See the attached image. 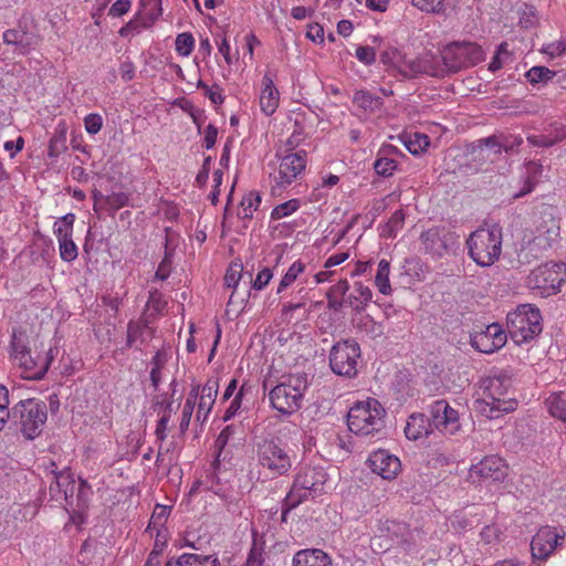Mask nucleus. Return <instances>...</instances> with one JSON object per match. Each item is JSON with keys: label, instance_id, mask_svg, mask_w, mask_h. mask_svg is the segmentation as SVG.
Returning a JSON list of instances; mask_svg holds the SVG:
<instances>
[{"label": "nucleus", "instance_id": "obj_47", "mask_svg": "<svg viewBox=\"0 0 566 566\" xmlns=\"http://www.w3.org/2000/svg\"><path fill=\"white\" fill-rule=\"evenodd\" d=\"M298 201L293 199L276 206L271 213L273 220H280L284 217L290 216L298 209Z\"/></svg>", "mask_w": 566, "mask_h": 566}, {"label": "nucleus", "instance_id": "obj_5", "mask_svg": "<svg viewBox=\"0 0 566 566\" xmlns=\"http://www.w3.org/2000/svg\"><path fill=\"white\" fill-rule=\"evenodd\" d=\"M507 331L512 340L524 344L534 339L542 332V315L532 304H522L507 314Z\"/></svg>", "mask_w": 566, "mask_h": 566}, {"label": "nucleus", "instance_id": "obj_7", "mask_svg": "<svg viewBox=\"0 0 566 566\" xmlns=\"http://www.w3.org/2000/svg\"><path fill=\"white\" fill-rule=\"evenodd\" d=\"M512 379L506 375L486 376L479 381V391L490 411L510 412L515 410L517 401L509 397Z\"/></svg>", "mask_w": 566, "mask_h": 566}, {"label": "nucleus", "instance_id": "obj_42", "mask_svg": "<svg viewBox=\"0 0 566 566\" xmlns=\"http://www.w3.org/2000/svg\"><path fill=\"white\" fill-rule=\"evenodd\" d=\"M66 235L57 239L60 256L65 262H72L77 258L78 251L73 237L67 238Z\"/></svg>", "mask_w": 566, "mask_h": 566}, {"label": "nucleus", "instance_id": "obj_31", "mask_svg": "<svg viewBox=\"0 0 566 566\" xmlns=\"http://www.w3.org/2000/svg\"><path fill=\"white\" fill-rule=\"evenodd\" d=\"M178 566H219L214 555L182 554L177 558Z\"/></svg>", "mask_w": 566, "mask_h": 566}, {"label": "nucleus", "instance_id": "obj_22", "mask_svg": "<svg viewBox=\"0 0 566 566\" xmlns=\"http://www.w3.org/2000/svg\"><path fill=\"white\" fill-rule=\"evenodd\" d=\"M2 39L6 44L14 45L15 51L23 55L35 49L39 42L35 34L28 32L21 25L4 31Z\"/></svg>", "mask_w": 566, "mask_h": 566}, {"label": "nucleus", "instance_id": "obj_49", "mask_svg": "<svg viewBox=\"0 0 566 566\" xmlns=\"http://www.w3.org/2000/svg\"><path fill=\"white\" fill-rule=\"evenodd\" d=\"M128 201V195L123 191L112 192L111 195L105 197V205L114 211L119 210L120 208L127 206Z\"/></svg>", "mask_w": 566, "mask_h": 566}, {"label": "nucleus", "instance_id": "obj_64", "mask_svg": "<svg viewBox=\"0 0 566 566\" xmlns=\"http://www.w3.org/2000/svg\"><path fill=\"white\" fill-rule=\"evenodd\" d=\"M349 290V284L347 280H340L335 285L331 286L327 291L328 294L343 298L347 291Z\"/></svg>", "mask_w": 566, "mask_h": 566}, {"label": "nucleus", "instance_id": "obj_19", "mask_svg": "<svg viewBox=\"0 0 566 566\" xmlns=\"http://www.w3.org/2000/svg\"><path fill=\"white\" fill-rule=\"evenodd\" d=\"M411 59L396 48H388L380 53V62L392 76L411 80Z\"/></svg>", "mask_w": 566, "mask_h": 566}, {"label": "nucleus", "instance_id": "obj_58", "mask_svg": "<svg viewBox=\"0 0 566 566\" xmlns=\"http://www.w3.org/2000/svg\"><path fill=\"white\" fill-rule=\"evenodd\" d=\"M272 276V271L269 268H264L252 281V287L255 290H262L265 285H268Z\"/></svg>", "mask_w": 566, "mask_h": 566}, {"label": "nucleus", "instance_id": "obj_32", "mask_svg": "<svg viewBox=\"0 0 566 566\" xmlns=\"http://www.w3.org/2000/svg\"><path fill=\"white\" fill-rule=\"evenodd\" d=\"M391 149H394L391 146L380 149L378 157L374 163L376 174L381 177H389L397 169V161L387 157L388 151Z\"/></svg>", "mask_w": 566, "mask_h": 566}, {"label": "nucleus", "instance_id": "obj_44", "mask_svg": "<svg viewBox=\"0 0 566 566\" xmlns=\"http://www.w3.org/2000/svg\"><path fill=\"white\" fill-rule=\"evenodd\" d=\"M251 390H252V387L248 386L247 384L241 386V388L239 389V391L234 396L233 400L230 402V406L228 407V409L224 412V416H223L224 421H228L229 419H231L232 417L235 416V413L238 412V410L241 407L243 397Z\"/></svg>", "mask_w": 566, "mask_h": 566}, {"label": "nucleus", "instance_id": "obj_52", "mask_svg": "<svg viewBox=\"0 0 566 566\" xmlns=\"http://www.w3.org/2000/svg\"><path fill=\"white\" fill-rule=\"evenodd\" d=\"M171 411H172V402H168L165 408V412H164L163 417L157 422L155 433H156L157 439L160 441L165 440V438H166V430L168 427V422L170 420Z\"/></svg>", "mask_w": 566, "mask_h": 566}, {"label": "nucleus", "instance_id": "obj_34", "mask_svg": "<svg viewBox=\"0 0 566 566\" xmlns=\"http://www.w3.org/2000/svg\"><path fill=\"white\" fill-rule=\"evenodd\" d=\"M522 142L521 137H512V140L509 138L500 140L496 136H491L480 140V143H483L486 147L494 149L495 154H500L502 150H505L506 153L512 151L514 148L518 147Z\"/></svg>", "mask_w": 566, "mask_h": 566}, {"label": "nucleus", "instance_id": "obj_51", "mask_svg": "<svg viewBox=\"0 0 566 566\" xmlns=\"http://www.w3.org/2000/svg\"><path fill=\"white\" fill-rule=\"evenodd\" d=\"M562 140H563L562 133L557 138H551L549 134L548 135H530L527 137V142L532 146H536V147H551Z\"/></svg>", "mask_w": 566, "mask_h": 566}, {"label": "nucleus", "instance_id": "obj_26", "mask_svg": "<svg viewBox=\"0 0 566 566\" xmlns=\"http://www.w3.org/2000/svg\"><path fill=\"white\" fill-rule=\"evenodd\" d=\"M432 430V423L424 413H412L408 418L405 434L409 440H418L427 437Z\"/></svg>", "mask_w": 566, "mask_h": 566}, {"label": "nucleus", "instance_id": "obj_54", "mask_svg": "<svg viewBox=\"0 0 566 566\" xmlns=\"http://www.w3.org/2000/svg\"><path fill=\"white\" fill-rule=\"evenodd\" d=\"M444 0H412V4L426 12H440L443 9Z\"/></svg>", "mask_w": 566, "mask_h": 566}, {"label": "nucleus", "instance_id": "obj_57", "mask_svg": "<svg viewBox=\"0 0 566 566\" xmlns=\"http://www.w3.org/2000/svg\"><path fill=\"white\" fill-rule=\"evenodd\" d=\"M356 57L364 64L370 65L376 60V52L370 46H358L356 50Z\"/></svg>", "mask_w": 566, "mask_h": 566}, {"label": "nucleus", "instance_id": "obj_48", "mask_svg": "<svg viewBox=\"0 0 566 566\" xmlns=\"http://www.w3.org/2000/svg\"><path fill=\"white\" fill-rule=\"evenodd\" d=\"M241 276L242 264L240 262H232L224 275V283L228 287L235 289L239 284Z\"/></svg>", "mask_w": 566, "mask_h": 566}, {"label": "nucleus", "instance_id": "obj_2", "mask_svg": "<svg viewBox=\"0 0 566 566\" xmlns=\"http://www.w3.org/2000/svg\"><path fill=\"white\" fill-rule=\"evenodd\" d=\"M386 411L374 398L356 402L347 413L348 429L357 436H370L385 428Z\"/></svg>", "mask_w": 566, "mask_h": 566}, {"label": "nucleus", "instance_id": "obj_11", "mask_svg": "<svg viewBox=\"0 0 566 566\" xmlns=\"http://www.w3.org/2000/svg\"><path fill=\"white\" fill-rule=\"evenodd\" d=\"M359 358L360 347L358 343L353 339H346L332 347L329 366L335 374L352 378L357 374Z\"/></svg>", "mask_w": 566, "mask_h": 566}, {"label": "nucleus", "instance_id": "obj_62", "mask_svg": "<svg viewBox=\"0 0 566 566\" xmlns=\"http://www.w3.org/2000/svg\"><path fill=\"white\" fill-rule=\"evenodd\" d=\"M143 4L150 19H157L161 14V0H143Z\"/></svg>", "mask_w": 566, "mask_h": 566}, {"label": "nucleus", "instance_id": "obj_41", "mask_svg": "<svg viewBox=\"0 0 566 566\" xmlns=\"http://www.w3.org/2000/svg\"><path fill=\"white\" fill-rule=\"evenodd\" d=\"M429 137L420 133L409 135L405 140V146L413 155L423 153L429 147Z\"/></svg>", "mask_w": 566, "mask_h": 566}, {"label": "nucleus", "instance_id": "obj_63", "mask_svg": "<svg viewBox=\"0 0 566 566\" xmlns=\"http://www.w3.org/2000/svg\"><path fill=\"white\" fill-rule=\"evenodd\" d=\"M193 409H195V407L190 406V401L185 402L184 408H182L181 420H180V424H179L181 432H185L188 430L189 423H190V420H191V417L193 413Z\"/></svg>", "mask_w": 566, "mask_h": 566}, {"label": "nucleus", "instance_id": "obj_56", "mask_svg": "<svg viewBox=\"0 0 566 566\" xmlns=\"http://www.w3.org/2000/svg\"><path fill=\"white\" fill-rule=\"evenodd\" d=\"M84 125L88 134L95 135L101 130L103 119L98 114H88L84 119Z\"/></svg>", "mask_w": 566, "mask_h": 566}, {"label": "nucleus", "instance_id": "obj_1", "mask_svg": "<svg viewBox=\"0 0 566 566\" xmlns=\"http://www.w3.org/2000/svg\"><path fill=\"white\" fill-rule=\"evenodd\" d=\"M326 473L322 468H304L295 476L293 485L282 504L281 521H287V514L302 502L314 499L324 492Z\"/></svg>", "mask_w": 566, "mask_h": 566}, {"label": "nucleus", "instance_id": "obj_55", "mask_svg": "<svg viewBox=\"0 0 566 566\" xmlns=\"http://www.w3.org/2000/svg\"><path fill=\"white\" fill-rule=\"evenodd\" d=\"M65 134L62 132L60 134H55L49 144V156L56 157L59 156L66 147H65Z\"/></svg>", "mask_w": 566, "mask_h": 566}, {"label": "nucleus", "instance_id": "obj_23", "mask_svg": "<svg viewBox=\"0 0 566 566\" xmlns=\"http://www.w3.org/2000/svg\"><path fill=\"white\" fill-rule=\"evenodd\" d=\"M536 232L531 244L537 247L539 250H547L556 242L559 235L558 221L553 216H548V219L544 220V222L537 227Z\"/></svg>", "mask_w": 566, "mask_h": 566}, {"label": "nucleus", "instance_id": "obj_40", "mask_svg": "<svg viewBox=\"0 0 566 566\" xmlns=\"http://www.w3.org/2000/svg\"><path fill=\"white\" fill-rule=\"evenodd\" d=\"M512 60V52L509 50V43L502 42L496 51L492 61L489 64V70L491 72H496L501 70L505 63Z\"/></svg>", "mask_w": 566, "mask_h": 566}, {"label": "nucleus", "instance_id": "obj_14", "mask_svg": "<svg viewBox=\"0 0 566 566\" xmlns=\"http://www.w3.org/2000/svg\"><path fill=\"white\" fill-rule=\"evenodd\" d=\"M276 156L281 158L277 176L274 178L276 185L287 186L301 176L306 167V153H289L282 154L281 149L276 151Z\"/></svg>", "mask_w": 566, "mask_h": 566}, {"label": "nucleus", "instance_id": "obj_50", "mask_svg": "<svg viewBox=\"0 0 566 566\" xmlns=\"http://www.w3.org/2000/svg\"><path fill=\"white\" fill-rule=\"evenodd\" d=\"M9 406V391L6 386L0 385V430L3 428L6 421L11 419V411L8 410Z\"/></svg>", "mask_w": 566, "mask_h": 566}, {"label": "nucleus", "instance_id": "obj_13", "mask_svg": "<svg viewBox=\"0 0 566 566\" xmlns=\"http://www.w3.org/2000/svg\"><path fill=\"white\" fill-rule=\"evenodd\" d=\"M566 282V263H546L534 270L530 276V284L542 293H556Z\"/></svg>", "mask_w": 566, "mask_h": 566}, {"label": "nucleus", "instance_id": "obj_12", "mask_svg": "<svg viewBox=\"0 0 566 566\" xmlns=\"http://www.w3.org/2000/svg\"><path fill=\"white\" fill-rule=\"evenodd\" d=\"M256 452L259 464L273 475H283L292 467L287 452L273 440H264L259 443Z\"/></svg>", "mask_w": 566, "mask_h": 566}, {"label": "nucleus", "instance_id": "obj_6", "mask_svg": "<svg viewBox=\"0 0 566 566\" xmlns=\"http://www.w3.org/2000/svg\"><path fill=\"white\" fill-rule=\"evenodd\" d=\"M304 375H292L286 381L276 385L270 392L271 406L283 415H292L302 406L303 395L307 388Z\"/></svg>", "mask_w": 566, "mask_h": 566}, {"label": "nucleus", "instance_id": "obj_29", "mask_svg": "<svg viewBox=\"0 0 566 566\" xmlns=\"http://www.w3.org/2000/svg\"><path fill=\"white\" fill-rule=\"evenodd\" d=\"M420 239L426 251L434 255L441 256L449 249L446 235H443L438 229H429L422 232Z\"/></svg>", "mask_w": 566, "mask_h": 566}, {"label": "nucleus", "instance_id": "obj_18", "mask_svg": "<svg viewBox=\"0 0 566 566\" xmlns=\"http://www.w3.org/2000/svg\"><path fill=\"white\" fill-rule=\"evenodd\" d=\"M507 474V464L502 458L495 454L485 457L470 469V475L472 478L479 476L483 480H491L494 482L503 481Z\"/></svg>", "mask_w": 566, "mask_h": 566}, {"label": "nucleus", "instance_id": "obj_28", "mask_svg": "<svg viewBox=\"0 0 566 566\" xmlns=\"http://www.w3.org/2000/svg\"><path fill=\"white\" fill-rule=\"evenodd\" d=\"M293 566H332V559L322 549H302L294 555Z\"/></svg>", "mask_w": 566, "mask_h": 566}, {"label": "nucleus", "instance_id": "obj_36", "mask_svg": "<svg viewBox=\"0 0 566 566\" xmlns=\"http://www.w3.org/2000/svg\"><path fill=\"white\" fill-rule=\"evenodd\" d=\"M373 293L368 286L360 282L355 283V294L349 295L348 303L356 311H363L365 305L371 300Z\"/></svg>", "mask_w": 566, "mask_h": 566}, {"label": "nucleus", "instance_id": "obj_33", "mask_svg": "<svg viewBox=\"0 0 566 566\" xmlns=\"http://www.w3.org/2000/svg\"><path fill=\"white\" fill-rule=\"evenodd\" d=\"M545 403L554 418L566 422V395L564 392L552 394L546 398Z\"/></svg>", "mask_w": 566, "mask_h": 566}, {"label": "nucleus", "instance_id": "obj_59", "mask_svg": "<svg viewBox=\"0 0 566 566\" xmlns=\"http://www.w3.org/2000/svg\"><path fill=\"white\" fill-rule=\"evenodd\" d=\"M234 431L235 428L231 424L223 428V430L219 433L214 443L219 452H221L222 449L227 446L229 439L234 434Z\"/></svg>", "mask_w": 566, "mask_h": 566}, {"label": "nucleus", "instance_id": "obj_24", "mask_svg": "<svg viewBox=\"0 0 566 566\" xmlns=\"http://www.w3.org/2000/svg\"><path fill=\"white\" fill-rule=\"evenodd\" d=\"M219 390V379L209 378L203 385L200 394V400L197 411V420L205 421L214 405L216 397Z\"/></svg>", "mask_w": 566, "mask_h": 566}, {"label": "nucleus", "instance_id": "obj_25", "mask_svg": "<svg viewBox=\"0 0 566 566\" xmlns=\"http://www.w3.org/2000/svg\"><path fill=\"white\" fill-rule=\"evenodd\" d=\"M262 85L263 87L260 95V107L266 116H270L276 111L279 106L280 94L273 84V80L268 74L263 76Z\"/></svg>", "mask_w": 566, "mask_h": 566}, {"label": "nucleus", "instance_id": "obj_21", "mask_svg": "<svg viewBox=\"0 0 566 566\" xmlns=\"http://www.w3.org/2000/svg\"><path fill=\"white\" fill-rule=\"evenodd\" d=\"M422 75L443 77V67L439 57L430 52L411 59V80Z\"/></svg>", "mask_w": 566, "mask_h": 566}, {"label": "nucleus", "instance_id": "obj_20", "mask_svg": "<svg viewBox=\"0 0 566 566\" xmlns=\"http://www.w3.org/2000/svg\"><path fill=\"white\" fill-rule=\"evenodd\" d=\"M368 461L371 471L386 480L394 479L400 470L399 459L386 450L373 452Z\"/></svg>", "mask_w": 566, "mask_h": 566}, {"label": "nucleus", "instance_id": "obj_16", "mask_svg": "<svg viewBox=\"0 0 566 566\" xmlns=\"http://www.w3.org/2000/svg\"><path fill=\"white\" fill-rule=\"evenodd\" d=\"M507 340L505 331L501 325L493 323L484 329L471 334L470 343L476 350L485 354L494 353L502 348Z\"/></svg>", "mask_w": 566, "mask_h": 566}, {"label": "nucleus", "instance_id": "obj_60", "mask_svg": "<svg viewBox=\"0 0 566 566\" xmlns=\"http://www.w3.org/2000/svg\"><path fill=\"white\" fill-rule=\"evenodd\" d=\"M130 0H117L109 8L108 14L112 17H120L130 9Z\"/></svg>", "mask_w": 566, "mask_h": 566}, {"label": "nucleus", "instance_id": "obj_45", "mask_svg": "<svg viewBox=\"0 0 566 566\" xmlns=\"http://www.w3.org/2000/svg\"><path fill=\"white\" fill-rule=\"evenodd\" d=\"M195 48V39L191 33L184 32L176 38V51L179 55L188 56Z\"/></svg>", "mask_w": 566, "mask_h": 566}, {"label": "nucleus", "instance_id": "obj_30", "mask_svg": "<svg viewBox=\"0 0 566 566\" xmlns=\"http://www.w3.org/2000/svg\"><path fill=\"white\" fill-rule=\"evenodd\" d=\"M353 102L359 108L366 112H377L382 107V99L379 96L373 95L370 92L359 90L354 94Z\"/></svg>", "mask_w": 566, "mask_h": 566}, {"label": "nucleus", "instance_id": "obj_9", "mask_svg": "<svg viewBox=\"0 0 566 566\" xmlns=\"http://www.w3.org/2000/svg\"><path fill=\"white\" fill-rule=\"evenodd\" d=\"M46 418V405L36 399L22 400L11 410V420L20 426L24 437L30 440L40 434Z\"/></svg>", "mask_w": 566, "mask_h": 566}, {"label": "nucleus", "instance_id": "obj_27", "mask_svg": "<svg viewBox=\"0 0 566 566\" xmlns=\"http://www.w3.org/2000/svg\"><path fill=\"white\" fill-rule=\"evenodd\" d=\"M75 481L73 474L67 471H61L54 474V482L50 485V494L55 500H67L73 495Z\"/></svg>", "mask_w": 566, "mask_h": 566}, {"label": "nucleus", "instance_id": "obj_10", "mask_svg": "<svg viewBox=\"0 0 566 566\" xmlns=\"http://www.w3.org/2000/svg\"><path fill=\"white\" fill-rule=\"evenodd\" d=\"M12 359L22 369L25 379H41L49 370V360L41 359V355L32 354L27 344V336L22 333L12 335Z\"/></svg>", "mask_w": 566, "mask_h": 566}, {"label": "nucleus", "instance_id": "obj_37", "mask_svg": "<svg viewBox=\"0 0 566 566\" xmlns=\"http://www.w3.org/2000/svg\"><path fill=\"white\" fill-rule=\"evenodd\" d=\"M260 203V193L258 191H250L241 200V210L238 213L239 217L242 219H251L253 217V212L258 210Z\"/></svg>", "mask_w": 566, "mask_h": 566}, {"label": "nucleus", "instance_id": "obj_8", "mask_svg": "<svg viewBox=\"0 0 566 566\" xmlns=\"http://www.w3.org/2000/svg\"><path fill=\"white\" fill-rule=\"evenodd\" d=\"M484 59L482 48L473 42H453L446 45L440 53L443 76L462 69L473 66Z\"/></svg>", "mask_w": 566, "mask_h": 566}, {"label": "nucleus", "instance_id": "obj_61", "mask_svg": "<svg viewBox=\"0 0 566 566\" xmlns=\"http://www.w3.org/2000/svg\"><path fill=\"white\" fill-rule=\"evenodd\" d=\"M264 559L262 556V549L256 545H253L248 555L244 566H262Z\"/></svg>", "mask_w": 566, "mask_h": 566}, {"label": "nucleus", "instance_id": "obj_39", "mask_svg": "<svg viewBox=\"0 0 566 566\" xmlns=\"http://www.w3.org/2000/svg\"><path fill=\"white\" fill-rule=\"evenodd\" d=\"M555 74L556 73L554 71L546 66H533L525 73V77L533 85L546 84L555 76Z\"/></svg>", "mask_w": 566, "mask_h": 566}, {"label": "nucleus", "instance_id": "obj_4", "mask_svg": "<svg viewBox=\"0 0 566 566\" xmlns=\"http://www.w3.org/2000/svg\"><path fill=\"white\" fill-rule=\"evenodd\" d=\"M469 255L480 266H491L502 251V234L496 227L478 229L467 240Z\"/></svg>", "mask_w": 566, "mask_h": 566}, {"label": "nucleus", "instance_id": "obj_46", "mask_svg": "<svg viewBox=\"0 0 566 566\" xmlns=\"http://www.w3.org/2000/svg\"><path fill=\"white\" fill-rule=\"evenodd\" d=\"M304 271V264L301 261H295L287 270L285 275L282 277L277 293H281L284 289L290 286L297 277L300 273Z\"/></svg>", "mask_w": 566, "mask_h": 566}, {"label": "nucleus", "instance_id": "obj_3", "mask_svg": "<svg viewBox=\"0 0 566 566\" xmlns=\"http://www.w3.org/2000/svg\"><path fill=\"white\" fill-rule=\"evenodd\" d=\"M417 528L411 530L405 522L396 520L379 521L377 533L371 537L370 545L375 552H386L395 545L410 549L419 536Z\"/></svg>", "mask_w": 566, "mask_h": 566}, {"label": "nucleus", "instance_id": "obj_53", "mask_svg": "<svg viewBox=\"0 0 566 566\" xmlns=\"http://www.w3.org/2000/svg\"><path fill=\"white\" fill-rule=\"evenodd\" d=\"M171 256L172 253L168 250V247L166 245L165 256L158 265V269L155 273V279L164 281L169 276L171 270Z\"/></svg>", "mask_w": 566, "mask_h": 566}, {"label": "nucleus", "instance_id": "obj_35", "mask_svg": "<svg viewBox=\"0 0 566 566\" xmlns=\"http://www.w3.org/2000/svg\"><path fill=\"white\" fill-rule=\"evenodd\" d=\"M357 329L370 338H377L384 335V327L376 322L370 315H363L356 324Z\"/></svg>", "mask_w": 566, "mask_h": 566}, {"label": "nucleus", "instance_id": "obj_43", "mask_svg": "<svg viewBox=\"0 0 566 566\" xmlns=\"http://www.w3.org/2000/svg\"><path fill=\"white\" fill-rule=\"evenodd\" d=\"M148 328L145 322L130 321L127 325L126 346L133 347L138 339H142L145 331Z\"/></svg>", "mask_w": 566, "mask_h": 566}, {"label": "nucleus", "instance_id": "obj_15", "mask_svg": "<svg viewBox=\"0 0 566 566\" xmlns=\"http://www.w3.org/2000/svg\"><path fill=\"white\" fill-rule=\"evenodd\" d=\"M430 422L444 434H454L459 428L458 411L450 407L444 399L436 400L429 408Z\"/></svg>", "mask_w": 566, "mask_h": 566}, {"label": "nucleus", "instance_id": "obj_17", "mask_svg": "<svg viewBox=\"0 0 566 566\" xmlns=\"http://www.w3.org/2000/svg\"><path fill=\"white\" fill-rule=\"evenodd\" d=\"M565 538V533L557 534L549 526L542 527L531 542L532 557L534 559H546Z\"/></svg>", "mask_w": 566, "mask_h": 566}, {"label": "nucleus", "instance_id": "obj_38", "mask_svg": "<svg viewBox=\"0 0 566 566\" xmlns=\"http://www.w3.org/2000/svg\"><path fill=\"white\" fill-rule=\"evenodd\" d=\"M389 272L390 263L385 259L380 260L375 276V284L378 287V291L385 295L391 292V286L389 283Z\"/></svg>", "mask_w": 566, "mask_h": 566}]
</instances>
